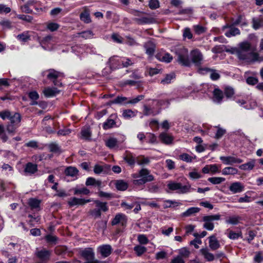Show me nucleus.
Wrapping results in <instances>:
<instances>
[{"instance_id":"obj_3","label":"nucleus","mask_w":263,"mask_h":263,"mask_svg":"<svg viewBox=\"0 0 263 263\" xmlns=\"http://www.w3.org/2000/svg\"><path fill=\"white\" fill-rule=\"evenodd\" d=\"M167 186L170 190L176 191L177 193L179 194H186L195 190L194 188L191 187L189 182L183 185L181 183L170 181L168 183Z\"/></svg>"},{"instance_id":"obj_60","label":"nucleus","mask_w":263,"mask_h":263,"mask_svg":"<svg viewBox=\"0 0 263 263\" xmlns=\"http://www.w3.org/2000/svg\"><path fill=\"white\" fill-rule=\"evenodd\" d=\"M210 77L213 80H217L220 78V75L217 70L211 69L210 73Z\"/></svg>"},{"instance_id":"obj_26","label":"nucleus","mask_w":263,"mask_h":263,"mask_svg":"<svg viewBox=\"0 0 263 263\" xmlns=\"http://www.w3.org/2000/svg\"><path fill=\"white\" fill-rule=\"evenodd\" d=\"M236 102L241 106L247 109H253L256 106V104L255 102H247L243 100H237Z\"/></svg>"},{"instance_id":"obj_21","label":"nucleus","mask_w":263,"mask_h":263,"mask_svg":"<svg viewBox=\"0 0 263 263\" xmlns=\"http://www.w3.org/2000/svg\"><path fill=\"white\" fill-rule=\"evenodd\" d=\"M55 41L51 36H47L43 39L41 42L42 47L45 48L44 46H47V48L52 49Z\"/></svg>"},{"instance_id":"obj_14","label":"nucleus","mask_w":263,"mask_h":263,"mask_svg":"<svg viewBox=\"0 0 263 263\" xmlns=\"http://www.w3.org/2000/svg\"><path fill=\"white\" fill-rule=\"evenodd\" d=\"M35 255L41 260L45 261L49 259L51 252L45 249L41 250L37 249L35 251Z\"/></svg>"},{"instance_id":"obj_42","label":"nucleus","mask_w":263,"mask_h":263,"mask_svg":"<svg viewBox=\"0 0 263 263\" xmlns=\"http://www.w3.org/2000/svg\"><path fill=\"white\" fill-rule=\"evenodd\" d=\"M255 165V161L252 160L240 166V168L242 170L247 171L252 170Z\"/></svg>"},{"instance_id":"obj_1","label":"nucleus","mask_w":263,"mask_h":263,"mask_svg":"<svg viewBox=\"0 0 263 263\" xmlns=\"http://www.w3.org/2000/svg\"><path fill=\"white\" fill-rule=\"evenodd\" d=\"M236 53L239 59L245 60L247 62L257 61L259 59L258 54L254 52L253 48L248 42L239 44Z\"/></svg>"},{"instance_id":"obj_50","label":"nucleus","mask_w":263,"mask_h":263,"mask_svg":"<svg viewBox=\"0 0 263 263\" xmlns=\"http://www.w3.org/2000/svg\"><path fill=\"white\" fill-rule=\"evenodd\" d=\"M208 180L213 184H219L225 181V178L222 177H210Z\"/></svg>"},{"instance_id":"obj_27","label":"nucleus","mask_w":263,"mask_h":263,"mask_svg":"<svg viewBox=\"0 0 263 263\" xmlns=\"http://www.w3.org/2000/svg\"><path fill=\"white\" fill-rule=\"evenodd\" d=\"M87 186L92 185L97 187L99 190L102 187V183L101 181L96 180L92 177H88L85 183Z\"/></svg>"},{"instance_id":"obj_34","label":"nucleus","mask_w":263,"mask_h":263,"mask_svg":"<svg viewBox=\"0 0 263 263\" xmlns=\"http://www.w3.org/2000/svg\"><path fill=\"white\" fill-rule=\"evenodd\" d=\"M144 47L146 50V53L148 55H152L154 54L155 46L152 42L148 41L146 42L145 44Z\"/></svg>"},{"instance_id":"obj_40","label":"nucleus","mask_w":263,"mask_h":263,"mask_svg":"<svg viewBox=\"0 0 263 263\" xmlns=\"http://www.w3.org/2000/svg\"><path fill=\"white\" fill-rule=\"evenodd\" d=\"M180 159L186 162H191L196 157L194 155H190L186 153H183L179 156Z\"/></svg>"},{"instance_id":"obj_13","label":"nucleus","mask_w":263,"mask_h":263,"mask_svg":"<svg viewBox=\"0 0 263 263\" xmlns=\"http://www.w3.org/2000/svg\"><path fill=\"white\" fill-rule=\"evenodd\" d=\"M220 159L226 165H233L235 163H240L242 160L234 156H221Z\"/></svg>"},{"instance_id":"obj_8","label":"nucleus","mask_w":263,"mask_h":263,"mask_svg":"<svg viewBox=\"0 0 263 263\" xmlns=\"http://www.w3.org/2000/svg\"><path fill=\"white\" fill-rule=\"evenodd\" d=\"M221 216L219 214L213 215L204 216L202 218L204 222L203 227L208 231H212L214 228V224L212 222L214 220H219L220 219Z\"/></svg>"},{"instance_id":"obj_10","label":"nucleus","mask_w":263,"mask_h":263,"mask_svg":"<svg viewBox=\"0 0 263 263\" xmlns=\"http://www.w3.org/2000/svg\"><path fill=\"white\" fill-rule=\"evenodd\" d=\"M112 251V247L109 245H102L99 246L97 251L104 258L109 256Z\"/></svg>"},{"instance_id":"obj_24","label":"nucleus","mask_w":263,"mask_h":263,"mask_svg":"<svg viewBox=\"0 0 263 263\" xmlns=\"http://www.w3.org/2000/svg\"><path fill=\"white\" fill-rule=\"evenodd\" d=\"M123 159L130 166H134L136 162V160L135 157L133 156V154L126 151L123 155Z\"/></svg>"},{"instance_id":"obj_47","label":"nucleus","mask_w":263,"mask_h":263,"mask_svg":"<svg viewBox=\"0 0 263 263\" xmlns=\"http://www.w3.org/2000/svg\"><path fill=\"white\" fill-rule=\"evenodd\" d=\"M240 219V217L239 216H231L229 217V218H228L227 219H226V222L228 224L236 225L238 223Z\"/></svg>"},{"instance_id":"obj_61","label":"nucleus","mask_w":263,"mask_h":263,"mask_svg":"<svg viewBox=\"0 0 263 263\" xmlns=\"http://www.w3.org/2000/svg\"><path fill=\"white\" fill-rule=\"evenodd\" d=\"M242 237V234L240 233H235L232 231H230L228 237L231 239H237L239 237Z\"/></svg>"},{"instance_id":"obj_30","label":"nucleus","mask_w":263,"mask_h":263,"mask_svg":"<svg viewBox=\"0 0 263 263\" xmlns=\"http://www.w3.org/2000/svg\"><path fill=\"white\" fill-rule=\"evenodd\" d=\"M80 20L85 23H89L91 22V18L89 10L86 7L84 8V10L82 12L80 15Z\"/></svg>"},{"instance_id":"obj_23","label":"nucleus","mask_w":263,"mask_h":263,"mask_svg":"<svg viewBox=\"0 0 263 263\" xmlns=\"http://www.w3.org/2000/svg\"><path fill=\"white\" fill-rule=\"evenodd\" d=\"M209 247L212 250H216L220 247L219 241L217 239L216 236L213 235L209 237Z\"/></svg>"},{"instance_id":"obj_45","label":"nucleus","mask_w":263,"mask_h":263,"mask_svg":"<svg viewBox=\"0 0 263 263\" xmlns=\"http://www.w3.org/2000/svg\"><path fill=\"white\" fill-rule=\"evenodd\" d=\"M200 211V208L197 207H191L188 209L183 213L184 216H190L194 214L198 213Z\"/></svg>"},{"instance_id":"obj_48","label":"nucleus","mask_w":263,"mask_h":263,"mask_svg":"<svg viewBox=\"0 0 263 263\" xmlns=\"http://www.w3.org/2000/svg\"><path fill=\"white\" fill-rule=\"evenodd\" d=\"M74 195H87L89 193V190L86 187L78 188L75 187L73 189Z\"/></svg>"},{"instance_id":"obj_17","label":"nucleus","mask_w":263,"mask_h":263,"mask_svg":"<svg viewBox=\"0 0 263 263\" xmlns=\"http://www.w3.org/2000/svg\"><path fill=\"white\" fill-rule=\"evenodd\" d=\"M81 254L82 256L87 260L86 263H87L88 261L95 260L94 259L95 254L91 248L84 249L81 251Z\"/></svg>"},{"instance_id":"obj_12","label":"nucleus","mask_w":263,"mask_h":263,"mask_svg":"<svg viewBox=\"0 0 263 263\" xmlns=\"http://www.w3.org/2000/svg\"><path fill=\"white\" fill-rule=\"evenodd\" d=\"M229 190L232 194L240 193L245 190V185L240 182H234L229 186Z\"/></svg>"},{"instance_id":"obj_44","label":"nucleus","mask_w":263,"mask_h":263,"mask_svg":"<svg viewBox=\"0 0 263 263\" xmlns=\"http://www.w3.org/2000/svg\"><path fill=\"white\" fill-rule=\"evenodd\" d=\"M178 252L179 253L178 256H180V257L183 259L187 258L190 254V251L187 248L185 247H183L179 249Z\"/></svg>"},{"instance_id":"obj_28","label":"nucleus","mask_w":263,"mask_h":263,"mask_svg":"<svg viewBox=\"0 0 263 263\" xmlns=\"http://www.w3.org/2000/svg\"><path fill=\"white\" fill-rule=\"evenodd\" d=\"M200 252L208 261H212L215 259L214 254L210 253L207 248L201 249L200 250Z\"/></svg>"},{"instance_id":"obj_18","label":"nucleus","mask_w":263,"mask_h":263,"mask_svg":"<svg viewBox=\"0 0 263 263\" xmlns=\"http://www.w3.org/2000/svg\"><path fill=\"white\" fill-rule=\"evenodd\" d=\"M60 90L55 87H46L43 90V93L47 98H51L58 95Z\"/></svg>"},{"instance_id":"obj_46","label":"nucleus","mask_w":263,"mask_h":263,"mask_svg":"<svg viewBox=\"0 0 263 263\" xmlns=\"http://www.w3.org/2000/svg\"><path fill=\"white\" fill-rule=\"evenodd\" d=\"M81 138L85 140H89L91 137V132L89 128H83L81 132Z\"/></svg>"},{"instance_id":"obj_19","label":"nucleus","mask_w":263,"mask_h":263,"mask_svg":"<svg viewBox=\"0 0 263 263\" xmlns=\"http://www.w3.org/2000/svg\"><path fill=\"white\" fill-rule=\"evenodd\" d=\"M229 28V30L225 32V35L228 37H230L233 36H235L240 34L239 30L233 27V25L228 26L226 25L223 27V28Z\"/></svg>"},{"instance_id":"obj_32","label":"nucleus","mask_w":263,"mask_h":263,"mask_svg":"<svg viewBox=\"0 0 263 263\" xmlns=\"http://www.w3.org/2000/svg\"><path fill=\"white\" fill-rule=\"evenodd\" d=\"M126 221V217L122 214H118L116 215L115 218L111 221L112 225H116L118 223H121L122 224H124Z\"/></svg>"},{"instance_id":"obj_9","label":"nucleus","mask_w":263,"mask_h":263,"mask_svg":"<svg viewBox=\"0 0 263 263\" xmlns=\"http://www.w3.org/2000/svg\"><path fill=\"white\" fill-rule=\"evenodd\" d=\"M72 52L76 54H82L84 52L95 53V48L87 45H76L71 47Z\"/></svg>"},{"instance_id":"obj_41","label":"nucleus","mask_w":263,"mask_h":263,"mask_svg":"<svg viewBox=\"0 0 263 263\" xmlns=\"http://www.w3.org/2000/svg\"><path fill=\"white\" fill-rule=\"evenodd\" d=\"M48 147L51 152L54 153H60L61 152L60 147L55 142L49 144Z\"/></svg>"},{"instance_id":"obj_4","label":"nucleus","mask_w":263,"mask_h":263,"mask_svg":"<svg viewBox=\"0 0 263 263\" xmlns=\"http://www.w3.org/2000/svg\"><path fill=\"white\" fill-rule=\"evenodd\" d=\"M176 54L177 57V62L181 65L185 66H189L191 64V60L189 57L188 50L184 47L178 48Z\"/></svg>"},{"instance_id":"obj_35","label":"nucleus","mask_w":263,"mask_h":263,"mask_svg":"<svg viewBox=\"0 0 263 263\" xmlns=\"http://www.w3.org/2000/svg\"><path fill=\"white\" fill-rule=\"evenodd\" d=\"M160 140L165 144H169L172 143L173 138L166 133H162L160 135Z\"/></svg>"},{"instance_id":"obj_5","label":"nucleus","mask_w":263,"mask_h":263,"mask_svg":"<svg viewBox=\"0 0 263 263\" xmlns=\"http://www.w3.org/2000/svg\"><path fill=\"white\" fill-rule=\"evenodd\" d=\"M96 208L90 210L89 214L94 218H100L101 216V212H105L108 211V208L106 202H102L99 200H95Z\"/></svg>"},{"instance_id":"obj_54","label":"nucleus","mask_w":263,"mask_h":263,"mask_svg":"<svg viewBox=\"0 0 263 263\" xmlns=\"http://www.w3.org/2000/svg\"><path fill=\"white\" fill-rule=\"evenodd\" d=\"M137 22L139 24H150L153 22V18L147 17H142L139 18H136Z\"/></svg>"},{"instance_id":"obj_52","label":"nucleus","mask_w":263,"mask_h":263,"mask_svg":"<svg viewBox=\"0 0 263 263\" xmlns=\"http://www.w3.org/2000/svg\"><path fill=\"white\" fill-rule=\"evenodd\" d=\"M137 163L140 165H147L149 163V159L144 156L139 157L136 160Z\"/></svg>"},{"instance_id":"obj_2","label":"nucleus","mask_w":263,"mask_h":263,"mask_svg":"<svg viewBox=\"0 0 263 263\" xmlns=\"http://www.w3.org/2000/svg\"><path fill=\"white\" fill-rule=\"evenodd\" d=\"M134 183L136 185H142L147 182L154 180V177L150 174L149 171L146 168H142L138 173L133 174Z\"/></svg>"},{"instance_id":"obj_6","label":"nucleus","mask_w":263,"mask_h":263,"mask_svg":"<svg viewBox=\"0 0 263 263\" xmlns=\"http://www.w3.org/2000/svg\"><path fill=\"white\" fill-rule=\"evenodd\" d=\"M9 120L10 123L8 125L7 130L9 133H14L21 122V116L17 112H11Z\"/></svg>"},{"instance_id":"obj_56","label":"nucleus","mask_w":263,"mask_h":263,"mask_svg":"<svg viewBox=\"0 0 263 263\" xmlns=\"http://www.w3.org/2000/svg\"><path fill=\"white\" fill-rule=\"evenodd\" d=\"M80 36L85 39H90L93 37V33L90 30L84 31L79 33Z\"/></svg>"},{"instance_id":"obj_29","label":"nucleus","mask_w":263,"mask_h":263,"mask_svg":"<svg viewBox=\"0 0 263 263\" xmlns=\"http://www.w3.org/2000/svg\"><path fill=\"white\" fill-rule=\"evenodd\" d=\"M232 23L233 25H239L241 27H245L248 25L245 17L241 15L238 16L236 18H233Z\"/></svg>"},{"instance_id":"obj_31","label":"nucleus","mask_w":263,"mask_h":263,"mask_svg":"<svg viewBox=\"0 0 263 263\" xmlns=\"http://www.w3.org/2000/svg\"><path fill=\"white\" fill-rule=\"evenodd\" d=\"M16 39L22 43L27 42L30 40V32L28 31H24L18 34L16 36Z\"/></svg>"},{"instance_id":"obj_57","label":"nucleus","mask_w":263,"mask_h":263,"mask_svg":"<svg viewBox=\"0 0 263 263\" xmlns=\"http://www.w3.org/2000/svg\"><path fill=\"white\" fill-rule=\"evenodd\" d=\"M139 81L132 80H127L122 82V85L123 86H125L126 85L129 86H139Z\"/></svg>"},{"instance_id":"obj_22","label":"nucleus","mask_w":263,"mask_h":263,"mask_svg":"<svg viewBox=\"0 0 263 263\" xmlns=\"http://www.w3.org/2000/svg\"><path fill=\"white\" fill-rule=\"evenodd\" d=\"M64 173L66 176L74 178L75 179L78 178L79 171L76 167L70 166L65 168Z\"/></svg>"},{"instance_id":"obj_25","label":"nucleus","mask_w":263,"mask_h":263,"mask_svg":"<svg viewBox=\"0 0 263 263\" xmlns=\"http://www.w3.org/2000/svg\"><path fill=\"white\" fill-rule=\"evenodd\" d=\"M156 58L161 62L170 63L173 60V57L168 53H159L156 55Z\"/></svg>"},{"instance_id":"obj_33","label":"nucleus","mask_w":263,"mask_h":263,"mask_svg":"<svg viewBox=\"0 0 263 263\" xmlns=\"http://www.w3.org/2000/svg\"><path fill=\"white\" fill-rule=\"evenodd\" d=\"M222 92L218 88H215L213 91V101L216 103H220L222 101Z\"/></svg>"},{"instance_id":"obj_51","label":"nucleus","mask_w":263,"mask_h":263,"mask_svg":"<svg viewBox=\"0 0 263 263\" xmlns=\"http://www.w3.org/2000/svg\"><path fill=\"white\" fill-rule=\"evenodd\" d=\"M137 256H140L146 251V248L145 247L141 246H135L134 248Z\"/></svg>"},{"instance_id":"obj_59","label":"nucleus","mask_w":263,"mask_h":263,"mask_svg":"<svg viewBox=\"0 0 263 263\" xmlns=\"http://www.w3.org/2000/svg\"><path fill=\"white\" fill-rule=\"evenodd\" d=\"M262 21L261 20L253 18V28L255 30L258 29L262 26Z\"/></svg>"},{"instance_id":"obj_39","label":"nucleus","mask_w":263,"mask_h":263,"mask_svg":"<svg viewBox=\"0 0 263 263\" xmlns=\"http://www.w3.org/2000/svg\"><path fill=\"white\" fill-rule=\"evenodd\" d=\"M118 144V140L117 139L112 137L108 138L105 141V144L106 146L109 148H113L115 147Z\"/></svg>"},{"instance_id":"obj_11","label":"nucleus","mask_w":263,"mask_h":263,"mask_svg":"<svg viewBox=\"0 0 263 263\" xmlns=\"http://www.w3.org/2000/svg\"><path fill=\"white\" fill-rule=\"evenodd\" d=\"M192 61L196 65L201 64L203 60V55L198 49L193 50L191 52Z\"/></svg>"},{"instance_id":"obj_49","label":"nucleus","mask_w":263,"mask_h":263,"mask_svg":"<svg viewBox=\"0 0 263 263\" xmlns=\"http://www.w3.org/2000/svg\"><path fill=\"white\" fill-rule=\"evenodd\" d=\"M136 112L130 109H127L123 111L122 116L125 119H129L134 117L136 115Z\"/></svg>"},{"instance_id":"obj_63","label":"nucleus","mask_w":263,"mask_h":263,"mask_svg":"<svg viewBox=\"0 0 263 263\" xmlns=\"http://www.w3.org/2000/svg\"><path fill=\"white\" fill-rule=\"evenodd\" d=\"M247 83L250 85H254L257 84L258 80L257 78L254 77H249L246 79Z\"/></svg>"},{"instance_id":"obj_20","label":"nucleus","mask_w":263,"mask_h":263,"mask_svg":"<svg viewBox=\"0 0 263 263\" xmlns=\"http://www.w3.org/2000/svg\"><path fill=\"white\" fill-rule=\"evenodd\" d=\"M37 170V166L35 164L31 162L27 163L26 164L24 169V172L26 175H30L34 174Z\"/></svg>"},{"instance_id":"obj_7","label":"nucleus","mask_w":263,"mask_h":263,"mask_svg":"<svg viewBox=\"0 0 263 263\" xmlns=\"http://www.w3.org/2000/svg\"><path fill=\"white\" fill-rule=\"evenodd\" d=\"M116 61L118 62H121L122 66L124 67H127L132 65L134 63L133 61L130 59L127 58H119L117 57L114 56L109 59L108 63L111 69H115L116 68H120L119 64L116 65L114 64L113 62Z\"/></svg>"},{"instance_id":"obj_16","label":"nucleus","mask_w":263,"mask_h":263,"mask_svg":"<svg viewBox=\"0 0 263 263\" xmlns=\"http://www.w3.org/2000/svg\"><path fill=\"white\" fill-rule=\"evenodd\" d=\"M117 118V116L115 114H112L109 118H108L106 122L103 124V127L105 130H107L116 126L115 120Z\"/></svg>"},{"instance_id":"obj_62","label":"nucleus","mask_w":263,"mask_h":263,"mask_svg":"<svg viewBox=\"0 0 263 263\" xmlns=\"http://www.w3.org/2000/svg\"><path fill=\"white\" fill-rule=\"evenodd\" d=\"M60 26L58 24L55 23L51 22L47 24V28L51 31H54L58 30Z\"/></svg>"},{"instance_id":"obj_38","label":"nucleus","mask_w":263,"mask_h":263,"mask_svg":"<svg viewBox=\"0 0 263 263\" xmlns=\"http://www.w3.org/2000/svg\"><path fill=\"white\" fill-rule=\"evenodd\" d=\"M238 173V170L232 167H226L222 171V174L223 175H235Z\"/></svg>"},{"instance_id":"obj_58","label":"nucleus","mask_w":263,"mask_h":263,"mask_svg":"<svg viewBox=\"0 0 263 263\" xmlns=\"http://www.w3.org/2000/svg\"><path fill=\"white\" fill-rule=\"evenodd\" d=\"M138 240L140 244L146 245L148 242V239L144 234H140L138 236Z\"/></svg>"},{"instance_id":"obj_64","label":"nucleus","mask_w":263,"mask_h":263,"mask_svg":"<svg viewBox=\"0 0 263 263\" xmlns=\"http://www.w3.org/2000/svg\"><path fill=\"white\" fill-rule=\"evenodd\" d=\"M189 176L192 179H197L202 177L201 174L196 171L190 172Z\"/></svg>"},{"instance_id":"obj_37","label":"nucleus","mask_w":263,"mask_h":263,"mask_svg":"<svg viewBox=\"0 0 263 263\" xmlns=\"http://www.w3.org/2000/svg\"><path fill=\"white\" fill-rule=\"evenodd\" d=\"M41 201L35 198H30L28 201V204L32 209H35L36 210H40V205Z\"/></svg>"},{"instance_id":"obj_55","label":"nucleus","mask_w":263,"mask_h":263,"mask_svg":"<svg viewBox=\"0 0 263 263\" xmlns=\"http://www.w3.org/2000/svg\"><path fill=\"white\" fill-rule=\"evenodd\" d=\"M175 78V74L171 73L167 74L166 77L161 81V83L162 84H167L171 82V81Z\"/></svg>"},{"instance_id":"obj_15","label":"nucleus","mask_w":263,"mask_h":263,"mask_svg":"<svg viewBox=\"0 0 263 263\" xmlns=\"http://www.w3.org/2000/svg\"><path fill=\"white\" fill-rule=\"evenodd\" d=\"M91 201L90 199H84L82 198H78L76 197H72L68 201V204L70 206H73L75 205H84L86 203Z\"/></svg>"},{"instance_id":"obj_53","label":"nucleus","mask_w":263,"mask_h":263,"mask_svg":"<svg viewBox=\"0 0 263 263\" xmlns=\"http://www.w3.org/2000/svg\"><path fill=\"white\" fill-rule=\"evenodd\" d=\"M253 260L255 263H263V253L260 251L256 252Z\"/></svg>"},{"instance_id":"obj_36","label":"nucleus","mask_w":263,"mask_h":263,"mask_svg":"<svg viewBox=\"0 0 263 263\" xmlns=\"http://www.w3.org/2000/svg\"><path fill=\"white\" fill-rule=\"evenodd\" d=\"M61 73L58 71H57L53 69H50L48 71V74L47 77L49 79L54 80L53 83L55 85H59L55 81H54L57 78L60 77Z\"/></svg>"},{"instance_id":"obj_43","label":"nucleus","mask_w":263,"mask_h":263,"mask_svg":"<svg viewBox=\"0 0 263 263\" xmlns=\"http://www.w3.org/2000/svg\"><path fill=\"white\" fill-rule=\"evenodd\" d=\"M116 188L120 191H125L127 189L128 184L123 180H117L116 183Z\"/></svg>"}]
</instances>
